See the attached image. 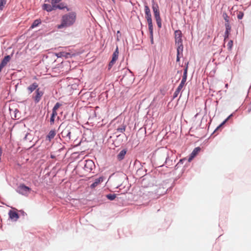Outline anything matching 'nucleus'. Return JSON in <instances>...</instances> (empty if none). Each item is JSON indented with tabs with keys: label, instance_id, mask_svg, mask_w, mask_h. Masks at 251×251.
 <instances>
[{
	"label": "nucleus",
	"instance_id": "obj_1",
	"mask_svg": "<svg viewBox=\"0 0 251 251\" xmlns=\"http://www.w3.org/2000/svg\"><path fill=\"white\" fill-rule=\"evenodd\" d=\"M76 20V13L72 11L62 16L61 20V24L58 25L57 28L61 29L73 25Z\"/></svg>",
	"mask_w": 251,
	"mask_h": 251
},
{
	"label": "nucleus",
	"instance_id": "obj_2",
	"mask_svg": "<svg viewBox=\"0 0 251 251\" xmlns=\"http://www.w3.org/2000/svg\"><path fill=\"white\" fill-rule=\"evenodd\" d=\"M74 129L71 125H67L66 126L62 124L59 127V130H62L61 134L63 137L68 138L69 139L71 138L72 130Z\"/></svg>",
	"mask_w": 251,
	"mask_h": 251
},
{
	"label": "nucleus",
	"instance_id": "obj_3",
	"mask_svg": "<svg viewBox=\"0 0 251 251\" xmlns=\"http://www.w3.org/2000/svg\"><path fill=\"white\" fill-rule=\"evenodd\" d=\"M30 191L31 189L23 184H20L18 188V192L24 196H28Z\"/></svg>",
	"mask_w": 251,
	"mask_h": 251
},
{
	"label": "nucleus",
	"instance_id": "obj_4",
	"mask_svg": "<svg viewBox=\"0 0 251 251\" xmlns=\"http://www.w3.org/2000/svg\"><path fill=\"white\" fill-rule=\"evenodd\" d=\"M175 43L176 45H183L182 39V33L180 30H177L175 32Z\"/></svg>",
	"mask_w": 251,
	"mask_h": 251
},
{
	"label": "nucleus",
	"instance_id": "obj_5",
	"mask_svg": "<svg viewBox=\"0 0 251 251\" xmlns=\"http://www.w3.org/2000/svg\"><path fill=\"white\" fill-rule=\"evenodd\" d=\"M119 51L118 48L117 47L116 50L112 54V58L111 61L109 62L108 65V69L110 70L113 65L115 63L116 61L118 58Z\"/></svg>",
	"mask_w": 251,
	"mask_h": 251
},
{
	"label": "nucleus",
	"instance_id": "obj_6",
	"mask_svg": "<svg viewBox=\"0 0 251 251\" xmlns=\"http://www.w3.org/2000/svg\"><path fill=\"white\" fill-rule=\"evenodd\" d=\"M85 162L84 169L86 172L91 171L95 166L94 162L91 160H86L85 161Z\"/></svg>",
	"mask_w": 251,
	"mask_h": 251
},
{
	"label": "nucleus",
	"instance_id": "obj_7",
	"mask_svg": "<svg viewBox=\"0 0 251 251\" xmlns=\"http://www.w3.org/2000/svg\"><path fill=\"white\" fill-rule=\"evenodd\" d=\"M43 95V92L42 91H40L39 88L36 89L35 91V95L33 97V99L35 102L37 103L40 101Z\"/></svg>",
	"mask_w": 251,
	"mask_h": 251
},
{
	"label": "nucleus",
	"instance_id": "obj_8",
	"mask_svg": "<svg viewBox=\"0 0 251 251\" xmlns=\"http://www.w3.org/2000/svg\"><path fill=\"white\" fill-rule=\"evenodd\" d=\"M188 68V62L187 63V64H186V66L185 67L183 75L182 76V78L181 81L180 82V84H181L183 85H185V83L186 81L187 77Z\"/></svg>",
	"mask_w": 251,
	"mask_h": 251
},
{
	"label": "nucleus",
	"instance_id": "obj_9",
	"mask_svg": "<svg viewBox=\"0 0 251 251\" xmlns=\"http://www.w3.org/2000/svg\"><path fill=\"white\" fill-rule=\"evenodd\" d=\"M103 181V177L100 176L98 178H96L95 180V181L90 185V188L92 189H94L97 186H98Z\"/></svg>",
	"mask_w": 251,
	"mask_h": 251
},
{
	"label": "nucleus",
	"instance_id": "obj_10",
	"mask_svg": "<svg viewBox=\"0 0 251 251\" xmlns=\"http://www.w3.org/2000/svg\"><path fill=\"white\" fill-rule=\"evenodd\" d=\"M154 16L155 19L156 24L159 28H161L162 26L161 24V19L160 16V12L159 11L156 12L154 13Z\"/></svg>",
	"mask_w": 251,
	"mask_h": 251
},
{
	"label": "nucleus",
	"instance_id": "obj_11",
	"mask_svg": "<svg viewBox=\"0 0 251 251\" xmlns=\"http://www.w3.org/2000/svg\"><path fill=\"white\" fill-rule=\"evenodd\" d=\"M226 27V31L224 35V41L225 42L226 39H228L230 31H231V26L230 24H225Z\"/></svg>",
	"mask_w": 251,
	"mask_h": 251
},
{
	"label": "nucleus",
	"instance_id": "obj_12",
	"mask_svg": "<svg viewBox=\"0 0 251 251\" xmlns=\"http://www.w3.org/2000/svg\"><path fill=\"white\" fill-rule=\"evenodd\" d=\"M201 148L197 147L194 149L192 153L190 154V156L188 159V161L191 162V160L198 154V153L200 151Z\"/></svg>",
	"mask_w": 251,
	"mask_h": 251
},
{
	"label": "nucleus",
	"instance_id": "obj_13",
	"mask_svg": "<svg viewBox=\"0 0 251 251\" xmlns=\"http://www.w3.org/2000/svg\"><path fill=\"white\" fill-rule=\"evenodd\" d=\"M177 56H176V61L179 62L180 60V55H182V52L183 50V45H177Z\"/></svg>",
	"mask_w": 251,
	"mask_h": 251
},
{
	"label": "nucleus",
	"instance_id": "obj_14",
	"mask_svg": "<svg viewBox=\"0 0 251 251\" xmlns=\"http://www.w3.org/2000/svg\"><path fill=\"white\" fill-rule=\"evenodd\" d=\"M10 60V56L9 55H7L4 57V58L1 61L0 64V71H1L3 68L6 65L7 63Z\"/></svg>",
	"mask_w": 251,
	"mask_h": 251
},
{
	"label": "nucleus",
	"instance_id": "obj_15",
	"mask_svg": "<svg viewBox=\"0 0 251 251\" xmlns=\"http://www.w3.org/2000/svg\"><path fill=\"white\" fill-rule=\"evenodd\" d=\"M145 17L148 24L149 28L151 29V28H153V25L152 23L151 13L145 14Z\"/></svg>",
	"mask_w": 251,
	"mask_h": 251
},
{
	"label": "nucleus",
	"instance_id": "obj_16",
	"mask_svg": "<svg viewBox=\"0 0 251 251\" xmlns=\"http://www.w3.org/2000/svg\"><path fill=\"white\" fill-rule=\"evenodd\" d=\"M38 87V84L36 82H34L32 83L31 85L27 87V90L29 92V93H31L33 91L36 90L37 87Z\"/></svg>",
	"mask_w": 251,
	"mask_h": 251
},
{
	"label": "nucleus",
	"instance_id": "obj_17",
	"mask_svg": "<svg viewBox=\"0 0 251 251\" xmlns=\"http://www.w3.org/2000/svg\"><path fill=\"white\" fill-rule=\"evenodd\" d=\"M56 133L55 130H51L48 135L46 137V139L50 141L51 139H52L54 136H55Z\"/></svg>",
	"mask_w": 251,
	"mask_h": 251
},
{
	"label": "nucleus",
	"instance_id": "obj_18",
	"mask_svg": "<svg viewBox=\"0 0 251 251\" xmlns=\"http://www.w3.org/2000/svg\"><path fill=\"white\" fill-rule=\"evenodd\" d=\"M9 216L10 219L15 220H17L19 218L18 214L16 212L12 210L9 212Z\"/></svg>",
	"mask_w": 251,
	"mask_h": 251
},
{
	"label": "nucleus",
	"instance_id": "obj_19",
	"mask_svg": "<svg viewBox=\"0 0 251 251\" xmlns=\"http://www.w3.org/2000/svg\"><path fill=\"white\" fill-rule=\"evenodd\" d=\"M43 9L47 11L48 12H50L54 10V7H53V4L51 5L49 4L45 3L43 5Z\"/></svg>",
	"mask_w": 251,
	"mask_h": 251
},
{
	"label": "nucleus",
	"instance_id": "obj_20",
	"mask_svg": "<svg viewBox=\"0 0 251 251\" xmlns=\"http://www.w3.org/2000/svg\"><path fill=\"white\" fill-rule=\"evenodd\" d=\"M184 86V85L180 83L179 84V86H178V87L177 88L173 95V99H175L177 97L178 94L179 93V92H180L181 90L182 89Z\"/></svg>",
	"mask_w": 251,
	"mask_h": 251
},
{
	"label": "nucleus",
	"instance_id": "obj_21",
	"mask_svg": "<svg viewBox=\"0 0 251 251\" xmlns=\"http://www.w3.org/2000/svg\"><path fill=\"white\" fill-rule=\"evenodd\" d=\"M126 153V151L125 150H122L119 154L117 155V159L119 160H123Z\"/></svg>",
	"mask_w": 251,
	"mask_h": 251
},
{
	"label": "nucleus",
	"instance_id": "obj_22",
	"mask_svg": "<svg viewBox=\"0 0 251 251\" xmlns=\"http://www.w3.org/2000/svg\"><path fill=\"white\" fill-rule=\"evenodd\" d=\"M41 23V21L40 19H37L35 20L33 23H32V25L30 26V28H33L36 26H37L39 25H40Z\"/></svg>",
	"mask_w": 251,
	"mask_h": 251
},
{
	"label": "nucleus",
	"instance_id": "obj_23",
	"mask_svg": "<svg viewBox=\"0 0 251 251\" xmlns=\"http://www.w3.org/2000/svg\"><path fill=\"white\" fill-rule=\"evenodd\" d=\"M57 115V112H53L52 111L51 116L50 119V124L52 125L54 122V117Z\"/></svg>",
	"mask_w": 251,
	"mask_h": 251
},
{
	"label": "nucleus",
	"instance_id": "obj_24",
	"mask_svg": "<svg viewBox=\"0 0 251 251\" xmlns=\"http://www.w3.org/2000/svg\"><path fill=\"white\" fill-rule=\"evenodd\" d=\"M106 197L109 200H111V201H113L114 200L116 197V194H108L106 196Z\"/></svg>",
	"mask_w": 251,
	"mask_h": 251
},
{
	"label": "nucleus",
	"instance_id": "obj_25",
	"mask_svg": "<svg viewBox=\"0 0 251 251\" xmlns=\"http://www.w3.org/2000/svg\"><path fill=\"white\" fill-rule=\"evenodd\" d=\"M152 8L153 11V13L158 12L159 11V7L157 4H155L154 3L152 5Z\"/></svg>",
	"mask_w": 251,
	"mask_h": 251
},
{
	"label": "nucleus",
	"instance_id": "obj_26",
	"mask_svg": "<svg viewBox=\"0 0 251 251\" xmlns=\"http://www.w3.org/2000/svg\"><path fill=\"white\" fill-rule=\"evenodd\" d=\"M53 5V7H54V10L57 8L60 9H62L65 7V6H63V5L62 4H54Z\"/></svg>",
	"mask_w": 251,
	"mask_h": 251
},
{
	"label": "nucleus",
	"instance_id": "obj_27",
	"mask_svg": "<svg viewBox=\"0 0 251 251\" xmlns=\"http://www.w3.org/2000/svg\"><path fill=\"white\" fill-rule=\"evenodd\" d=\"M126 126L125 125H122L121 127L117 128V131L123 133L125 131Z\"/></svg>",
	"mask_w": 251,
	"mask_h": 251
},
{
	"label": "nucleus",
	"instance_id": "obj_28",
	"mask_svg": "<svg viewBox=\"0 0 251 251\" xmlns=\"http://www.w3.org/2000/svg\"><path fill=\"white\" fill-rule=\"evenodd\" d=\"M223 17L226 22L225 24H229V17L227 15V14L224 13Z\"/></svg>",
	"mask_w": 251,
	"mask_h": 251
},
{
	"label": "nucleus",
	"instance_id": "obj_29",
	"mask_svg": "<svg viewBox=\"0 0 251 251\" xmlns=\"http://www.w3.org/2000/svg\"><path fill=\"white\" fill-rule=\"evenodd\" d=\"M233 44V41L231 40H229L227 45V49L229 50H231V49L232 48Z\"/></svg>",
	"mask_w": 251,
	"mask_h": 251
},
{
	"label": "nucleus",
	"instance_id": "obj_30",
	"mask_svg": "<svg viewBox=\"0 0 251 251\" xmlns=\"http://www.w3.org/2000/svg\"><path fill=\"white\" fill-rule=\"evenodd\" d=\"M150 34V38H151V42L152 44H153V28L151 29L150 28H149Z\"/></svg>",
	"mask_w": 251,
	"mask_h": 251
},
{
	"label": "nucleus",
	"instance_id": "obj_31",
	"mask_svg": "<svg viewBox=\"0 0 251 251\" xmlns=\"http://www.w3.org/2000/svg\"><path fill=\"white\" fill-rule=\"evenodd\" d=\"M6 4V0H0V9L2 10Z\"/></svg>",
	"mask_w": 251,
	"mask_h": 251
},
{
	"label": "nucleus",
	"instance_id": "obj_32",
	"mask_svg": "<svg viewBox=\"0 0 251 251\" xmlns=\"http://www.w3.org/2000/svg\"><path fill=\"white\" fill-rule=\"evenodd\" d=\"M61 104L57 102L56 103L54 106L53 108L52 111L53 112H56V110L58 109V108L60 106Z\"/></svg>",
	"mask_w": 251,
	"mask_h": 251
},
{
	"label": "nucleus",
	"instance_id": "obj_33",
	"mask_svg": "<svg viewBox=\"0 0 251 251\" xmlns=\"http://www.w3.org/2000/svg\"><path fill=\"white\" fill-rule=\"evenodd\" d=\"M243 16H244L243 12H242L241 11L238 12V13L237 14V18L238 19H239V20L242 19L243 18Z\"/></svg>",
	"mask_w": 251,
	"mask_h": 251
},
{
	"label": "nucleus",
	"instance_id": "obj_34",
	"mask_svg": "<svg viewBox=\"0 0 251 251\" xmlns=\"http://www.w3.org/2000/svg\"><path fill=\"white\" fill-rule=\"evenodd\" d=\"M232 116V115H230L217 128H219L221 126H222L223 125H224L230 118V117Z\"/></svg>",
	"mask_w": 251,
	"mask_h": 251
},
{
	"label": "nucleus",
	"instance_id": "obj_35",
	"mask_svg": "<svg viewBox=\"0 0 251 251\" xmlns=\"http://www.w3.org/2000/svg\"><path fill=\"white\" fill-rule=\"evenodd\" d=\"M145 14L151 13L150 9L147 5L145 6Z\"/></svg>",
	"mask_w": 251,
	"mask_h": 251
},
{
	"label": "nucleus",
	"instance_id": "obj_36",
	"mask_svg": "<svg viewBox=\"0 0 251 251\" xmlns=\"http://www.w3.org/2000/svg\"><path fill=\"white\" fill-rule=\"evenodd\" d=\"M225 86H226V88H227V87H228V84H226Z\"/></svg>",
	"mask_w": 251,
	"mask_h": 251
},
{
	"label": "nucleus",
	"instance_id": "obj_37",
	"mask_svg": "<svg viewBox=\"0 0 251 251\" xmlns=\"http://www.w3.org/2000/svg\"><path fill=\"white\" fill-rule=\"evenodd\" d=\"M251 109H250V110H248V112H251Z\"/></svg>",
	"mask_w": 251,
	"mask_h": 251
},
{
	"label": "nucleus",
	"instance_id": "obj_38",
	"mask_svg": "<svg viewBox=\"0 0 251 251\" xmlns=\"http://www.w3.org/2000/svg\"><path fill=\"white\" fill-rule=\"evenodd\" d=\"M1 71H0V72H1Z\"/></svg>",
	"mask_w": 251,
	"mask_h": 251
}]
</instances>
